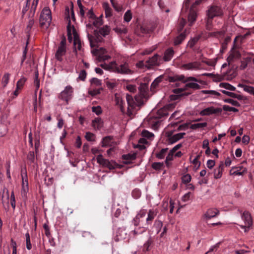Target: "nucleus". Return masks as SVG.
Segmentation results:
<instances>
[{
    "instance_id": "09e8293b",
    "label": "nucleus",
    "mask_w": 254,
    "mask_h": 254,
    "mask_svg": "<svg viewBox=\"0 0 254 254\" xmlns=\"http://www.w3.org/2000/svg\"><path fill=\"white\" fill-rule=\"evenodd\" d=\"M163 166V163L160 162H154L152 164V167L156 170H161Z\"/></svg>"
},
{
    "instance_id": "1a4fd4ad",
    "label": "nucleus",
    "mask_w": 254,
    "mask_h": 254,
    "mask_svg": "<svg viewBox=\"0 0 254 254\" xmlns=\"http://www.w3.org/2000/svg\"><path fill=\"white\" fill-rule=\"evenodd\" d=\"M73 34H74V49L73 52L74 53L75 55L76 56L77 54V50L79 51H82V43L81 42L77 35L76 33L74 28H73Z\"/></svg>"
},
{
    "instance_id": "20e7f679",
    "label": "nucleus",
    "mask_w": 254,
    "mask_h": 254,
    "mask_svg": "<svg viewBox=\"0 0 254 254\" xmlns=\"http://www.w3.org/2000/svg\"><path fill=\"white\" fill-rule=\"evenodd\" d=\"M52 21L51 11L48 7H45L42 10L39 17V24L42 30H47Z\"/></svg>"
},
{
    "instance_id": "c03bdc74",
    "label": "nucleus",
    "mask_w": 254,
    "mask_h": 254,
    "mask_svg": "<svg viewBox=\"0 0 254 254\" xmlns=\"http://www.w3.org/2000/svg\"><path fill=\"white\" fill-rule=\"evenodd\" d=\"M85 137L88 141H93L95 140V134L90 132H87L85 134Z\"/></svg>"
},
{
    "instance_id": "ddd939ff",
    "label": "nucleus",
    "mask_w": 254,
    "mask_h": 254,
    "mask_svg": "<svg viewBox=\"0 0 254 254\" xmlns=\"http://www.w3.org/2000/svg\"><path fill=\"white\" fill-rule=\"evenodd\" d=\"M242 220L245 225H248V228H251L253 225V220L250 213L248 211H245L241 215Z\"/></svg>"
},
{
    "instance_id": "39448f33",
    "label": "nucleus",
    "mask_w": 254,
    "mask_h": 254,
    "mask_svg": "<svg viewBox=\"0 0 254 254\" xmlns=\"http://www.w3.org/2000/svg\"><path fill=\"white\" fill-rule=\"evenodd\" d=\"M73 92V88L68 85L58 95V98L65 102L66 105H68L69 101L72 97Z\"/></svg>"
},
{
    "instance_id": "f03ea898",
    "label": "nucleus",
    "mask_w": 254,
    "mask_h": 254,
    "mask_svg": "<svg viewBox=\"0 0 254 254\" xmlns=\"http://www.w3.org/2000/svg\"><path fill=\"white\" fill-rule=\"evenodd\" d=\"M100 66L104 69L110 70L122 74H131L133 73L127 62L117 63L112 62L107 64L105 63L101 64Z\"/></svg>"
},
{
    "instance_id": "6e6d98bb",
    "label": "nucleus",
    "mask_w": 254,
    "mask_h": 254,
    "mask_svg": "<svg viewBox=\"0 0 254 254\" xmlns=\"http://www.w3.org/2000/svg\"><path fill=\"white\" fill-rule=\"evenodd\" d=\"M131 194L133 198L137 199L141 195V191L138 189H134L132 190Z\"/></svg>"
},
{
    "instance_id": "37998d69",
    "label": "nucleus",
    "mask_w": 254,
    "mask_h": 254,
    "mask_svg": "<svg viewBox=\"0 0 254 254\" xmlns=\"http://www.w3.org/2000/svg\"><path fill=\"white\" fill-rule=\"evenodd\" d=\"M26 237V248L30 250L32 249V245L30 242V235L28 232H27L25 234Z\"/></svg>"
},
{
    "instance_id": "2eb2a0df",
    "label": "nucleus",
    "mask_w": 254,
    "mask_h": 254,
    "mask_svg": "<svg viewBox=\"0 0 254 254\" xmlns=\"http://www.w3.org/2000/svg\"><path fill=\"white\" fill-rule=\"evenodd\" d=\"M158 59L159 55L158 54L154 55L145 62V67L149 68L153 66L158 65L159 64Z\"/></svg>"
},
{
    "instance_id": "b1692460",
    "label": "nucleus",
    "mask_w": 254,
    "mask_h": 254,
    "mask_svg": "<svg viewBox=\"0 0 254 254\" xmlns=\"http://www.w3.org/2000/svg\"><path fill=\"white\" fill-rule=\"evenodd\" d=\"M26 179L24 180V178L22 174V193H24L25 195L28 191V183L27 177V174L25 173Z\"/></svg>"
},
{
    "instance_id": "cd10ccee",
    "label": "nucleus",
    "mask_w": 254,
    "mask_h": 254,
    "mask_svg": "<svg viewBox=\"0 0 254 254\" xmlns=\"http://www.w3.org/2000/svg\"><path fill=\"white\" fill-rule=\"evenodd\" d=\"M221 91L224 94L228 96H230L232 98H236L238 100H242L243 99V97L242 95H238V94H236V93H233V92H229V91H226V90H221Z\"/></svg>"
},
{
    "instance_id": "aec40b11",
    "label": "nucleus",
    "mask_w": 254,
    "mask_h": 254,
    "mask_svg": "<svg viewBox=\"0 0 254 254\" xmlns=\"http://www.w3.org/2000/svg\"><path fill=\"white\" fill-rule=\"evenodd\" d=\"M174 54V51L172 48L167 49L165 53L163 59L166 62L170 61L173 58Z\"/></svg>"
},
{
    "instance_id": "a878e982",
    "label": "nucleus",
    "mask_w": 254,
    "mask_h": 254,
    "mask_svg": "<svg viewBox=\"0 0 254 254\" xmlns=\"http://www.w3.org/2000/svg\"><path fill=\"white\" fill-rule=\"evenodd\" d=\"M103 166L108 168L110 170H113L117 168H119V165L117 163L113 161H110L109 160H106Z\"/></svg>"
},
{
    "instance_id": "338daca9",
    "label": "nucleus",
    "mask_w": 254,
    "mask_h": 254,
    "mask_svg": "<svg viewBox=\"0 0 254 254\" xmlns=\"http://www.w3.org/2000/svg\"><path fill=\"white\" fill-rule=\"evenodd\" d=\"M86 16L91 20L94 19L96 18V15L94 13L92 9H90L86 13Z\"/></svg>"
},
{
    "instance_id": "a211bd4d",
    "label": "nucleus",
    "mask_w": 254,
    "mask_h": 254,
    "mask_svg": "<svg viewBox=\"0 0 254 254\" xmlns=\"http://www.w3.org/2000/svg\"><path fill=\"white\" fill-rule=\"evenodd\" d=\"M92 126L95 129L99 130L103 127V122L100 118H96L92 121Z\"/></svg>"
},
{
    "instance_id": "052dcab7",
    "label": "nucleus",
    "mask_w": 254,
    "mask_h": 254,
    "mask_svg": "<svg viewBox=\"0 0 254 254\" xmlns=\"http://www.w3.org/2000/svg\"><path fill=\"white\" fill-rule=\"evenodd\" d=\"M227 73L224 72L222 75H217V79L219 81H221L222 80L227 79L230 80L232 79V77H228Z\"/></svg>"
},
{
    "instance_id": "680f3d73",
    "label": "nucleus",
    "mask_w": 254,
    "mask_h": 254,
    "mask_svg": "<svg viewBox=\"0 0 254 254\" xmlns=\"http://www.w3.org/2000/svg\"><path fill=\"white\" fill-rule=\"evenodd\" d=\"M213 19V18H210V17H207V19L206 22V28L208 30H210L211 29Z\"/></svg>"
},
{
    "instance_id": "f8f14e48",
    "label": "nucleus",
    "mask_w": 254,
    "mask_h": 254,
    "mask_svg": "<svg viewBox=\"0 0 254 254\" xmlns=\"http://www.w3.org/2000/svg\"><path fill=\"white\" fill-rule=\"evenodd\" d=\"M222 110L221 108H215L213 107H208L202 110L200 114L202 116H208L213 114L221 113Z\"/></svg>"
},
{
    "instance_id": "f257e3e1",
    "label": "nucleus",
    "mask_w": 254,
    "mask_h": 254,
    "mask_svg": "<svg viewBox=\"0 0 254 254\" xmlns=\"http://www.w3.org/2000/svg\"><path fill=\"white\" fill-rule=\"evenodd\" d=\"M175 104L170 103L157 111H153L149 115V124L152 126L154 128H158L161 122L167 117L169 112L171 111L175 107Z\"/></svg>"
},
{
    "instance_id": "393cba45",
    "label": "nucleus",
    "mask_w": 254,
    "mask_h": 254,
    "mask_svg": "<svg viewBox=\"0 0 254 254\" xmlns=\"http://www.w3.org/2000/svg\"><path fill=\"white\" fill-rule=\"evenodd\" d=\"M163 76L162 75L157 77L151 83L150 89L152 91H155L156 88L158 87V84L162 81Z\"/></svg>"
},
{
    "instance_id": "774afa93",
    "label": "nucleus",
    "mask_w": 254,
    "mask_h": 254,
    "mask_svg": "<svg viewBox=\"0 0 254 254\" xmlns=\"http://www.w3.org/2000/svg\"><path fill=\"white\" fill-rule=\"evenodd\" d=\"M148 89V84L146 83H143L140 85L139 87V90L142 93H145Z\"/></svg>"
},
{
    "instance_id": "a18cd8bd",
    "label": "nucleus",
    "mask_w": 254,
    "mask_h": 254,
    "mask_svg": "<svg viewBox=\"0 0 254 254\" xmlns=\"http://www.w3.org/2000/svg\"><path fill=\"white\" fill-rule=\"evenodd\" d=\"M93 25L97 28L103 24L102 19L100 18H98L96 16V18L93 19Z\"/></svg>"
},
{
    "instance_id": "603ef678",
    "label": "nucleus",
    "mask_w": 254,
    "mask_h": 254,
    "mask_svg": "<svg viewBox=\"0 0 254 254\" xmlns=\"http://www.w3.org/2000/svg\"><path fill=\"white\" fill-rule=\"evenodd\" d=\"M186 87L188 88H191L193 89H199L200 85L198 84L197 83H194V82H189L186 84Z\"/></svg>"
},
{
    "instance_id": "412c9836",
    "label": "nucleus",
    "mask_w": 254,
    "mask_h": 254,
    "mask_svg": "<svg viewBox=\"0 0 254 254\" xmlns=\"http://www.w3.org/2000/svg\"><path fill=\"white\" fill-rule=\"evenodd\" d=\"M157 215V212L153 210H149L147 213V217L146 219L145 225H148L151 224L153 220Z\"/></svg>"
},
{
    "instance_id": "7c9ffc66",
    "label": "nucleus",
    "mask_w": 254,
    "mask_h": 254,
    "mask_svg": "<svg viewBox=\"0 0 254 254\" xmlns=\"http://www.w3.org/2000/svg\"><path fill=\"white\" fill-rule=\"evenodd\" d=\"M185 77L183 75H175L173 76H169L168 80L169 82H174L176 81H183L184 80Z\"/></svg>"
},
{
    "instance_id": "0e129e2a",
    "label": "nucleus",
    "mask_w": 254,
    "mask_h": 254,
    "mask_svg": "<svg viewBox=\"0 0 254 254\" xmlns=\"http://www.w3.org/2000/svg\"><path fill=\"white\" fill-rule=\"evenodd\" d=\"M198 38H194L192 39L189 41L188 46L190 48H192L198 41Z\"/></svg>"
},
{
    "instance_id": "72a5a7b5",
    "label": "nucleus",
    "mask_w": 254,
    "mask_h": 254,
    "mask_svg": "<svg viewBox=\"0 0 254 254\" xmlns=\"http://www.w3.org/2000/svg\"><path fill=\"white\" fill-rule=\"evenodd\" d=\"M9 77H10V74L8 73H5L1 79V84L2 85L3 88H5L7 84L9 82Z\"/></svg>"
},
{
    "instance_id": "3c124183",
    "label": "nucleus",
    "mask_w": 254,
    "mask_h": 254,
    "mask_svg": "<svg viewBox=\"0 0 254 254\" xmlns=\"http://www.w3.org/2000/svg\"><path fill=\"white\" fill-rule=\"evenodd\" d=\"M141 134L143 137H146L148 139H150L151 137L154 136L153 133L146 130H143L142 131Z\"/></svg>"
},
{
    "instance_id": "e433bc0d",
    "label": "nucleus",
    "mask_w": 254,
    "mask_h": 254,
    "mask_svg": "<svg viewBox=\"0 0 254 254\" xmlns=\"http://www.w3.org/2000/svg\"><path fill=\"white\" fill-rule=\"evenodd\" d=\"M219 86L231 91H235L236 88L228 83H221Z\"/></svg>"
},
{
    "instance_id": "423d86ee",
    "label": "nucleus",
    "mask_w": 254,
    "mask_h": 254,
    "mask_svg": "<svg viewBox=\"0 0 254 254\" xmlns=\"http://www.w3.org/2000/svg\"><path fill=\"white\" fill-rule=\"evenodd\" d=\"M201 0H196L192 4L190 9L189 13L188 16V19L190 22V26H191L196 20L197 13L195 8L196 6L199 5L200 3Z\"/></svg>"
},
{
    "instance_id": "13d9d810",
    "label": "nucleus",
    "mask_w": 254,
    "mask_h": 254,
    "mask_svg": "<svg viewBox=\"0 0 254 254\" xmlns=\"http://www.w3.org/2000/svg\"><path fill=\"white\" fill-rule=\"evenodd\" d=\"M223 109L225 111L237 112L238 110L237 108L230 107L228 105H224Z\"/></svg>"
},
{
    "instance_id": "6e6552de",
    "label": "nucleus",
    "mask_w": 254,
    "mask_h": 254,
    "mask_svg": "<svg viewBox=\"0 0 254 254\" xmlns=\"http://www.w3.org/2000/svg\"><path fill=\"white\" fill-rule=\"evenodd\" d=\"M167 139V141L169 143L173 144L179 139L184 137V136L186 135V133L185 132H181L175 134L174 135H172V132L171 131L167 132L166 133Z\"/></svg>"
},
{
    "instance_id": "5701e85b",
    "label": "nucleus",
    "mask_w": 254,
    "mask_h": 254,
    "mask_svg": "<svg viewBox=\"0 0 254 254\" xmlns=\"http://www.w3.org/2000/svg\"><path fill=\"white\" fill-rule=\"evenodd\" d=\"M241 54L238 51H235L231 54L227 59L229 64H232L235 60L239 59L241 58Z\"/></svg>"
},
{
    "instance_id": "58836bf2",
    "label": "nucleus",
    "mask_w": 254,
    "mask_h": 254,
    "mask_svg": "<svg viewBox=\"0 0 254 254\" xmlns=\"http://www.w3.org/2000/svg\"><path fill=\"white\" fill-rule=\"evenodd\" d=\"M168 150V148L162 149L159 152L156 153V157L159 159H163L167 154Z\"/></svg>"
},
{
    "instance_id": "0eeeda50",
    "label": "nucleus",
    "mask_w": 254,
    "mask_h": 254,
    "mask_svg": "<svg viewBox=\"0 0 254 254\" xmlns=\"http://www.w3.org/2000/svg\"><path fill=\"white\" fill-rule=\"evenodd\" d=\"M223 14L222 9L220 7L212 5L207 11V16L210 18H214L216 16H220Z\"/></svg>"
},
{
    "instance_id": "de8ad7c7",
    "label": "nucleus",
    "mask_w": 254,
    "mask_h": 254,
    "mask_svg": "<svg viewBox=\"0 0 254 254\" xmlns=\"http://www.w3.org/2000/svg\"><path fill=\"white\" fill-rule=\"evenodd\" d=\"M186 23V20L185 18H184V17H182L180 19L179 26H178V31H179L180 32L183 30Z\"/></svg>"
},
{
    "instance_id": "9d476101",
    "label": "nucleus",
    "mask_w": 254,
    "mask_h": 254,
    "mask_svg": "<svg viewBox=\"0 0 254 254\" xmlns=\"http://www.w3.org/2000/svg\"><path fill=\"white\" fill-rule=\"evenodd\" d=\"M126 99L127 101L128 104V108H127V113L130 116V115H132V113L131 112V110L132 109H134L136 106V103L135 101V100L133 99L132 96L127 94L126 95Z\"/></svg>"
},
{
    "instance_id": "ea45409f",
    "label": "nucleus",
    "mask_w": 254,
    "mask_h": 254,
    "mask_svg": "<svg viewBox=\"0 0 254 254\" xmlns=\"http://www.w3.org/2000/svg\"><path fill=\"white\" fill-rule=\"evenodd\" d=\"M132 17V15L130 10H127L125 13L124 16V20L127 22H129Z\"/></svg>"
},
{
    "instance_id": "c756f323",
    "label": "nucleus",
    "mask_w": 254,
    "mask_h": 254,
    "mask_svg": "<svg viewBox=\"0 0 254 254\" xmlns=\"http://www.w3.org/2000/svg\"><path fill=\"white\" fill-rule=\"evenodd\" d=\"M186 34L185 33H182L178 35L175 39L174 45L177 46L180 44L186 38Z\"/></svg>"
},
{
    "instance_id": "473e14b6",
    "label": "nucleus",
    "mask_w": 254,
    "mask_h": 254,
    "mask_svg": "<svg viewBox=\"0 0 254 254\" xmlns=\"http://www.w3.org/2000/svg\"><path fill=\"white\" fill-rule=\"evenodd\" d=\"M239 86L243 88L244 90L252 95H254V87L249 85L239 84Z\"/></svg>"
},
{
    "instance_id": "4be33fe9",
    "label": "nucleus",
    "mask_w": 254,
    "mask_h": 254,
    "mask_svg": "<svg viewBox=\"0 0 254 254\" xmlns=\"http://www.w3.org/2000/svg\"><path fill=\"white\" fill-rule=\"evenodd\" d=\"M224 165L223 162H221L218 168L214 170V177L215 179H219L222 177V172L224 170Z\"/></svg>"
},
{
    "instance_id": "bb28decb",
    "label": "nucleus",
    "mask_w": 254,
    "mask_h": 254,
    "mask_svg": "<svg viewBox=\"0 0 254 254\" xmlns=\"http://www.w3.org/2000/svg\"><path fill=\"white\" fill-rule=\"evenodd\" d=\"M145 231L146 229L145 227H136L130 232V234H132L133 236H136L137 235L142 234Z\"/></svg>"
},
{
    "instance_id": "4d7b16f0",
    "label": "nucleus",
    "mask_w": 254,
    "mask_h": 254,
    "mask_svg": "<svg viewBox=\"0 0 254 254\" xmlns=\"http://www.w3.org/2000/svg\"><path fill=\"white\" fill-rule=\"evenodd\" d=\"M251 61V58L249 57L246 58L243 61H241V68L245 69L247 66L248 63Z\"/></svg>"
},
{
    "instance_id": "bf43d9fd",
    "label": "nucleus",
    "mask_w": 254,
    "mask_h": 254,
    "mask_svg": "<svg viewBox=\"0 0 254 254\" xmlns=\"http://www.w3.org/2000/svg\"><path fill=\"white\" fill-rule=\"evenodd\" d=\"M102 90V88L91 90L89 91V94L92 96H94L99 94L101 92V90Z\"/></svg>"
},
{
    "instance_id": "69168bd1",
    "label": "nucleus",
    "mask_w": 254,
    "mask_h": 254,
    "mask_svg": "<svg viewBox=\"0 0 254 254\" xmlns=\"http://www.w3.org/2000/svg\"><path fill=\"white\" fill-rule=\"evenodd\" d=\"M147 213V210L146 209H141L138 212V213L136 215V217L138 219H140L141 218L145 217L146 214Z\"/></svg>"
},
{
    "instance_id": "dca6fc26",
    "label": "nucleus",
    "mask_w": 254,
    "mask_h": 254,
    "mask_svg": "<svg viewBox=\"0 0 254 254\" xmlns=\"http://www.w3.org/2000/svg\"><path fill=\"white\" fill-rule=\"evenodd\" d=\"M66 52V49L62 48L61 47H58L55 54V58L58 61L62 62L63 61V57L65 55Z\"/></svg>"
},
{
    "instance_id": "4c0bfd02",
    "label": "nucleus",
    "mask_w": 254,
    "mask_h": 254,
    "mask_svg": "<svg viewBox=\"0 0 254 254\" xmlns=\"http://www.w3.org/2000/svg\"><path fill=\"white\" fill-rule=\"evenodd\" d=\"M27 80V78L23 77L21 78L16 83V87L17 89H22L23 88L25 82Z\"/></svg>"
},
{
    "instance_id": "a19ab883",
    "label": "nucleus",
    "mask_w": 254,
    "mask_h": 254,
    "mask_svg": "<svg viewBox=\"0 0 254 254\" xmlns=\"http://www.w3.org/2000/svg\"><path fill=\"white\" fill-rule=\"evenodd\" d=\"M153 240L151 237H150L149 239L145 242V243L143 245V251H149V248L150 246L153 243Z\"/></svg>"
},
{
    "instance_id": "5fc2aeb1",
    "label": "nucleus",
    "mask_w": 254,
    "mask_h": 254,
    "mask_svg": "<svg viewBox=\"0 0 254 254\" xmlns=\"http://www.w3.org/2000/svg\"><path fill=\"white\" fill-rule=\"evenodd\" d=\"M224 101L226 103H230L234 106L239 107L240 106V103L238 101L234 100L232 99H226Z\"/></svg>"
},
{
    "instance_id": "c85d7f7f",
    "label": "nucleus",
    "mask_w": 254,
    "mask_h": 254,
    "mask_svg": "<svg viewBox=\"0 0 254 254\" xmlns=\"http://www.w3.org/2000/svg\"><path fill=\"white\" fill-rule=\"evenodd\" d=\"M103 7L105 10L106 17H110L112 16V9L108 3H104Z\"/></svg>"
},
{
    "instance_id": "e2e57ef3",
    "label": "nucleus",
    "mask_w": 254,
    "mask_h": 254,
    "mask_svg": "<svg viewBox=\"0 0 254 254\" xmlns=\"http://www.w3.org/2000/svg\"><path fill=\"white\" fill-rule=\"evenodd\" d=\"M92 85H95L96 86H99L101 85V80L97 78H93L90 80Z\"/></svg>"
},
{
    "instance_id": "864d4df0",
    "label": "nucleus",
    "mask_w": 254,
    "mask_h": 254,
    "mask_svg": "<svg viewBox=\"0 0 254 254\" xmlns=\"http://www.w3.org/2000/svg\"><path fill=\"white\" fill-rule=\"evenodd\" d=\"M92 111L97 115H99L102 113L101 107L99 106L92 107Z\"/></svg>"
},
{
    "instance_id": "c9c22d12",
    "label": "nucleus",
    "mask_w": 254,
    "mask_h": 254,
    "mask_svg": "<svg viewBox=\"0 0 254 254\" xmlns=\"http://www.w3.org/2000/svg\"><path fill=\"white\" fill-rule=\"evenodd\" d=\"M207 125V123H196L191 124L190 126V128L192 129H196L199 128H203L206 127Z\"/></svg>"
},
{
    "instance_id": "2f4dec72",
    "label": "nucleus",
    "mask_w": 254,
    "mask_h": 254,
    "mask_svg": "<svg viewBox=\"0 0 254 254\" xmlns=\"http://www.w3.org/2000/svg\"><path fill=\"white\" fill-rule=\"evenodd\" d=\"M113 137L110 136H107L104 137L102 141V147H107L110 145Z\"/></svg>"
},
{
    "instance_id": "f3484780",
    "label": "nucleus",
    "mask_w": 254,
    "mask_h": 254,
    "mask_svg": "<svg viewBox=\"0 0 254 254\" xmlns=\"http://www.w3.org/2000/svg\"><path fill=\"white\" fill-rule=\"evenodd\" d=\"M219 213V210L215 208H210L207 210L204 215V217L207 219L213 218L217 215Z\"/></svg>"
},
{
    "instance_id": "8fccbe9b",
    "label": "nucleus",
    "mask_w": 254,
    "mask_h": 254,
    "mask_svg": "<svg viewBox=\"0 0 254 254\" xmlns=\"http://www.w3.org/2000/svg\"><path fill=\"white\" fill-rule=\"evenodd\" d=\"M190 0H185L184 3H183V7H182V9L181 10V14L182 15H183V13L184 11L188 10V9L189 8Z\"/></svg>"
},
{
    "instance_id": "49530a36",
    "label": "nucleus",
    "mask_w": 254,
    "mask_h": 254,
    "mask_svg": "<svg viewBox=\"0 0 254 254\" xmlns=\"http://www.w3.org/2000/svg\"><path fill=\"white\" fill-rule=\"evenodd\" d=\"M191 177L189 174L183 175L182 177V181L184 184H188L190 183L191 181Z\"/></svg>"
},
{
    "instance_id": "6ab92c4d",
    "label": "nucleus",
    "mask_w": 254,
    "mask_h": 254,
    "mask_svg": "<svg viewBox=\"0 0 254 254\" xmlns=\"http://www.w3.org/2000/svg\"><path fill=\"white\" fill-rule=\"evenodd\" d=\"M136 156L135 153L123 155H122V159L124 160L123 163L126 164H129L131 161L135 159Z\"/></svg>"
},
{
    "instance_id": "9b49d317",
    "label": "nucleus",
    "mask_w": 254,
    "mask_h": 254,
    "mask_svg": "<svg viewBox=\"0 0 254 254\" xmlns=\"http://www.w3.org/2000/svg\"><path fill=\"white\" fill-rule=\"evenodd\" d=\"M201 64L198 62H193L183 64L182 68L185 70H198L200 68Z\"/></svg>"
},
{
    "instance_id": "4468645a",
    "label": "nucleus",
    "mask_w": 254,
    "mask_h": 254,
    "mask_svg": "<svg viewBox=\"0 0 254 254\" xmlns=\"http://www.w3.org/2000/svg\"><path fill=\"white\" fill-rule=\"evenodd\" d=\"M247 171V169L242 166L234 167L231 169L230 174V175L242 176L245 174Z\"/></svg>"
},
{
    "instance_id": "7ed1b4c3",
    "label": "nucleus",
    "mask_w": 254,
    "mask_h": 254,
    "mask_svg": "<svg viewBox=\"0 0 254 254\" xmlns=\"http://www.w3.org/2000/svg\"><path fill=\"white\" fill-rule=\"evenodd\" d=\"M110 31V28L108 25L104 26L99 30L94 31V36L87 33V37L90 42V46L93 48L96 47L99 43L104 41L103 37L108 35Z\"/></svg>"
},
{
    "instance_id": "79ce46f5",
    "label": "nucleus",
    "mask_w": 254,
    "mask_h": 254,
    "mask_svg": "<svg viewBox=\"0 0 254 254\" xmlns=\"http://www.w3.org/2000/svg\"><path fill=\"white\" fill-rule=\"evenodd\" d=\"M174 153L173 152L170 150L169 153H168V155L166 157V160H165V163L166 165L169 167L170 165V161H171L173 160L174 158Z\"/></svg>"
},
{
    "instance_id": "f704fd0d",
    "label": "nucleus",
    "mask_w": 254,
    "mask_h": 254,
    "mask_svg": "<svg viewBox=\"0 0 254 254\" xmlns=\"http://www.w3.org/2000/svg\"><path fill=\"white\" fill-rule=\"evenodd\" d=\"M27 159L30 164L32 163H35V158L34 152L33 151H29L27 155Z\"/></svg>"
}]
</instances>
